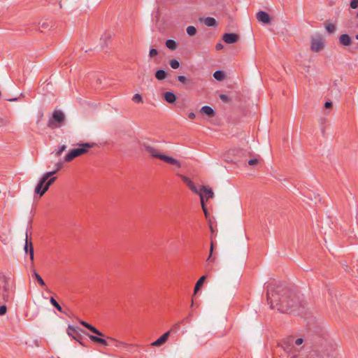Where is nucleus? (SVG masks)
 I'll return each instance as SVG.
<instances>
[{"mask_svg": "<svg viewBox=\"0 0 358 358\" xmlns=\"http://www.w3.org/2000/svg\"><path fill=\"white\" fill-rule=\"evenodd\" d=\"M164 98L169 103H173L176 101V96L171 92H166L164 94Z\"/></svg>", "mask_w": 358, "mask_h": 358, "instance_id": "4468645a", "label": "nucleus"}, {"mask_svg": "<svg viewBox=\"0 0 358 358\" xmlns=\"http://www.w3.org/2000/svg\"><path fill=\"white\" fill-rule=\"evenodd\" d=\"M350 7L352 9H356L358 7V0H351Z\"/></svg>", "mask_w": 358, "mask_h": 358, "instance_id": "e433bc0d", "label": "nucleus"}, {"mask_svg": "<svg viewBox=\"0 0 358 358\" xmlns=\"http://www.w3.org/2000/svg\"><path fill=\"white\" fill-rule=\"evenodd\" d=\"M56 173V171H52L45 173L40 178L36 185L34 192L40 196H43L55 181L56 177H51Z\"/></svg>", "mask_w": 358, "mask_h": 358, "instance_id": "f03ea898", "label": "nucleus"}, {"mask_svg": "<svg viewBox=\"0 0 358 358\" xmlns=\"http://www.w3.org/2000/svg\"><path fill=\"white\" fill-rule=\"evenodd\" d=\"M155 77L159 80H162L166 78V73L163 69H159L155 72Z\"/></svg>", "mask_w": 358, "mask_h": 358, "instance_id": "aec40b11", "label": "nucleus"}, {"mask_svg": "<svg viewBox=\"0 0 358 358\" xmlns=\"http://www.w3.org/2000/svg\"><path fill=\"white\" fill-rule=\"evenodd\" d=\"M166 46L171 50H175L178 47L176 42L172 39L166 40Z\"/></svg>", "mask_w": 358, "mask_h": 358, "instance_id": "412c9836", "label": "nucleus"}, {"mask_svg": "<svg viewBox=\"0 0 358 358\" xmlns=\"http://www.w3.org/2000/svg\"><path fill=\"white\" fill-rule=\"evenodd\" d=\"M65 122V115L60 110H55L49 117L48 127L52 129L61 127Z\"/></svg>", "mask_w": 358, "mask_h": 358, "instance_id": "20e7f679", "label": "nucleus"}, {"mask_svg": "<svg viewBox=\"0 0 358 358\" xmlns=\"http://www.w3.org/2000/svg\"><path fill=\"white\" fill-rule=\"evenodd\" d=\"M215 48L217 50H222L223 48V45L220 43L216 44Z\"/></svg>", "mask_w": 358, "mask_h": 358, "instance_id": "de8ad7c7", "label": "nucleus"}, {"mask_svg": "<svg viewBox=\"0 0 358 358\" xmlns=\"http://www.w3.org/2000/svg\"><path fill=\"white\" fill-rule=\"evenodd\" d=\"M355 38L358 40V34L355 36Z\"/></svg>", "mask_w": 358, "mask_h": 358, "instance_id": "5fc2aeb1", "label": "nucleus"}, {"mask_svg": "<svg viewBox=\"0 0 358 358\" xmlns=\"http://www.w3.org/2000/svg\"><path fill=\"white\" fill-rule=\"evenodd\" d=\"M66 146L65 145H62L57 151L55 152V156L59 157L65 150Z\"/></svg>", "mask_w": 358, "mask_h": 358, "instance_id": "72a5a7b5", "label": "nucleus"}, {"mask_svg": "<svg viewBox=\"0 0 358 358\" xmlns=\"http://www.w3.org/2000/svg\"><path fill=\"white\" fill-rule=\"evenodd\" d=\"M169 64L171 67L173 69H177L180 67V62L176 59H171L169 62Z\"/></svg>", "mask_w": 358, "mask_h": 358, "instance_id": "c756f323", "label": "nucleus"}, {"mask_svg": "<svg viewBox=\"0 0 358 358\" xmlns=\"http://www.w3.org/2000/svg\"><path fill=\"white\" fill-rule=\"evenodd\" d=\"M186 30H187V34L189 36H192L195 35L196 33V29L194 26H188L187 27Z\"/></svg>", "mask_w": 358, "mask_h": 358, "instance_id": "c85d7f7f", "label": "nucleus"}, {"mask_svg": "<svg viewBox=\"0 0 358 358\" xmlns=\"http://www.w3.org/2000/svg\"><path fill=\"white\" fill-rule=\"evenodd\" d=\"M189 189L194 193L196 194H198L199 196H200V199H201V205H202V208H203V210H204V212L206 213V209H205V206H204V201H203V196L202 195V192H201V187L200 188H198L196 187L194 184L191 186L189 187Z\"/></svg>", "mask_w": 358, "mask_h": 358, "instance_id": "ddd939ff", "label": "nucleus"}, {"mask_svg": "<svg viewBox=\"0 0 358 358\" xmlns=\"http://www.w3.org/2000/svg\"><path fill=\"white\" fill-rule=\"evenodd\" d=\"M324 107L327 109L331 108L332 107V103L330 101H326L324 103Z\"/></svg>", "mask_w": 358, "mask_h": 358, "instance_id": "a18cd8bd", "label": "nucleus"}, {"mask_svg": "<svg viewBox=\"0 0 358 358\" xmlns=\"http://www.w3.org/2000/svg\"><path fill=\"white\" fill-rule=\"evenodd\" d=\"M6 124V121L3 119H0V127L4 126Z\"/></svg>", "mask_w": 358, "mask_h": 358, "instance_id": "8fccbe9b", "label": "nucleus"}, {"mask_svg": "<svg viewBox=\"0 0 358 358\" xmlns=\"http://www.w3.org/2000/svg\"><path fill=\"white\" fill-rule=\"evenodd\" d=\"M170 332L166 331L158 339L151 343L152 346L159 347L163 345L168 339Z\"/></svg>", "mask_w": 358, "mask_h": 358, "instance_id": "9d476101", "label": "nucleus"}, {"mask_svg": "<svg viewBox=\"0 0 358 358\" xmlns=\"http://www.w3.org/2000/svg\"><path fill=\"white\" fill-rule=\"evenodd\" d=\"M257 20L264 24H269L271 22V18L268 14L265 11H259L256 14Z\"/></svg>", "mask_w": 358, "mask_h": 358, "instance_id": "1a4fd4ad", "label": "nucleus"}, {"mask_svg": "<svg viewBox=\"0 0 358 358\" xmlns=\"http://www.w3.org/2000/svg\"><path fill=\"white\" fill-rule=\"evenodd\" d=\"M62 313H64V314H65V315H66V316H68L69 317H71V315H70L68 312L64 311V310H63V312H62Z\"/></svg>", "mask_w": 358, "mask_h": 358, "instance_id": "3c124183", "label": "nucleus"}, {"mask_svg": "<svg viewBox=\"0 0 358 358\" xmlns=\"http://www.w3.org/2000/svg\"><path fill=\"white\" fill-rule=\"evenodd\" d=\"M107 338L110 343L108 346H113L117 348H123L127 346V344L124 342L117 341L110 337H108Z\"/></svg>", "mask_w": 358, "mask_h": 358, "instance_id": "f8f14e48", "label": "nucleus"}, {"mask_svg": "<svg viewBox=\"0 0 358 358\" xmlns=\"http://www.w3.org/2000/svg\"><path fill=\"white\" fill-rule=\"evenodd\" d=\"M223 41L228 44H233L238 41V36L236 34L225 33L222 36Z\"/></svg>", "mask_w": 358, "mask_h": 358, "instance_id": "6e6552de", "label": "nucleus"}, {"mask_svg": "<svg viewBox=\"0 0 358 358\" xmlns=\"http://www.w3.org/2000/svg\"><path fill=\"white\" fill-rule=\"evenodd\" d=\"M25 236H26V238H25V244H24V250L25 253L29 254L30 259L31 262H33L34 258V247H33V244H32L31 241H29V239H28L27 231H26Z\"/></svg>", "mask_w": 358, "mask_h": 358, "instance_id": "0eeeda50", "label": "nucleus"}, {"mask_svg": "<svg viewBox=\"0 0 358 358\" xmlns=\"http://www.w3.org/2000/svg\"><path fill=\"white\" fill-rule=\"evenodd\" d=\"M83 326H84L85 327H86L87 329H88L90 331H92L93 329L95 327L94 326H92V324L86 322H84V321H81L80 322Z\"/></svg>", "mask_w": 358, "mask_h": 358, "instance_id": "473e14b6", "label": "nucleus"}, {"mask_svg": "<svg viewBox=\"0 0 358 358\" xmlns=\"http://www.w3.org/2000/svg\"><path fill=\"white\" fill-rule=\"evenodd\" d=\"M206 276L203 275L201 276L198 281L196 282L195 287H194V293H196V292L200 289V287L202 286L203 281L206 279Z\"/></svg>", "mask_w": 358, "mask_h": 358, "instance_id": "b1692460", "label": "nucleus"}, {"mask_svg": "<svg viewBox=\"0 0 358 358\" xmlns=\"http://www.w3.org/2000/svg\"><path fill=\"white\" fill-rule=\"evenodd\" d=\"M303 338H297V339L295 341V344H296V345H301V344L303 343Z\"/></svg>", "mask_w": 358, "mask_h": 358, "instance_id": "37998d69", "label": "nucleus"}, {"mask_svg": "<svg viewBox=\"0 0 358 358\" xmlns=\"http://www.w3.org/2000/svg\"><path fill=\"white\" fill-rule=\"evenodd\" d=\"M225 74L222 71H216L213 73V77L217 80L221 81L224 78Z\"/></svg>", "mask_w": 358, "mask_h": 358, "instance_id": "4be33fe9", "label": "nucleus"}, {"mask_svg": "<svg viewBox=\"0 0 358 358\" xmlns=\"http://www.w3.org/2000/svg\"><path fill=\"white\" fill-rule=\"evenodd\" d=\"M258 160L257 159H251L248 162V165L255 166L257 164Z\"/></svg>", "mask_w": 358, "mask_h": 358, "instance_id": "a19ab883", "label": "nucleus"}, {"mask_svg": "<svg viewBox=\"0 0 358 358\" xmlns=\"http://www.w3.org/2000/svg\"><path fill=\"white\" fill-rule=\"evenodd\" d=\"M144 149L149 153V155L159 159L168 164L175 165L178 168L181 167L180 162L176 159L173 158L172 157L165 155L164 154H161L159 150L148 144L144 143L143 145Z\"/></svg>", "mask_w": 358, "mask_h": 358, "instance_id": "7ed1b4c3", "label": "nucleus"}, {"mask_svg": "<svg viewBox=\"0 0 358 358\" xmlns=\"http://www.w3.org/2000/svg\"><path fill=\"white\" fill-rule=\"evenodd\" d=\"M201 190L202 192V195L205 194L206 196V199H208L210 198H213V192L211 188L207 187L206 186H201Z\"/></svg>", "mask_w": 358, "mask_h": 358, "instance_id": "a211bd4d", "label": "nucleus"}, {"mask_svg": "<svg viewBox=\"0 0 358 358\" xmlns=\"http://www.w3.org/2000/svg\"><path fill=\"white\" fill-rule=\"evenodd\" d=\"M133 101L135 103H141L143 102L142 96L139 94H135L132 97Z\"/></svg>", "mask_w": 358, "mask_h": 358, "instance_id": "2f4dec72", "label": "nucleus"}, {"mask_svg": "<svg viewBox=\"0 0 358 358\" xmlns=\"http://www.w3.org/2000/svg\"><path fill=\"white\" fill-rule=\"evenodd\" d=\"M325 29L327 30V31L329 34H332L336 30V27L334 24L332 23H327L325 24Z\"/></svg>", "mask_w": 358, "mask_h": 358, "instance_id": "bb28decb", "label": "nucleus"}, {"mask_svg": "<svg viewBox=\"0 0 358 358\" xmlns=\"http://www.w3.org/2000/svg\"><path fill=\"white\" fill-rule=\"evenodd\" d=\"M7 308L6 306L2 305L0 306V315H3L6 313Z\"/></svg>", "mask_w": 358, "mask_h": 358, "instance_id": "ea45409f", "label": "nucleus"}, {"mask_svg": "<svg viewBox=\"0 0 358 358\" xmlns=\"http://www.w3.org/2000/svg\"><path fill=\"white\" fill-rule=\"evenodd\" d=\"M239 155V154H243V150H238V149H234V150H231L230 152H229V155Z\"/></svg>", "mask_w": 358, "mask_h": 358, "instance_id": "c9c22d12", "label": "nucleus"}, {"mask_svg": "<svg viewBox=\"0 0 358 358\" xmlns=\"http://www.w3.org/2000/svg\"><path fill=\"white\" fill-rule=\"evenodd\" d=\"M204 24L207 27H215L217 24V22L214 17H207L204 19Z\"/></svg>", "mask_w": 358, "mask_h": 358, "instance_id": "6ab92c4d", "label": "nucleus"}, {"mask_svg": "<svg viewBox=\"0 0 358 358\" xmlns=\"http://www.w3.org/2000/svg\"><path fill=\"white\" fill-rule=\"evenodd\" d=\"M33 276L36 278V280L38 281V282L41 285L44 286L45 285L43 278L41 277V275L36 271H34Z\"/></svg>", "mask_w": 358, "mask_h": 358, "instance_id": "cd10ccee", "label": "nucleus"}, {"mask_svg": "<svg viewBox=\"0 0 358 358\" xmlns=\"http://www.w3.org/2000/svg\"><path fill=\"white\" fill-rule=\"evenodd\" d=\"M158 54V51L155 48H151L149 52V56L150 57H154Z\"/></svg>", "mask_w": 358, "mask_h": 358, "instance_id": "f704fd0d", "label": "nucleus"}, {"mask_svg": "<svg viewBox=\"0 0 358 358\" xmlns=\"http://www.w3.org/2000/svg\"><path fill=\"white\" fill-rule=\"evenodd\" d=\"M188 117H189V119H191V120H193V119H194V118L196 117V115H195V113H192H192H189L188 114Z\"/></svg>", "mask_w": 358, "mask_h": 358, "instance_id": "09e8293b", "label": "nucleus"}, {"mask_svg": "<svg viewBox=\"0 0 358 358\" xmlns=\"http://www.w3.org/2000/svg\"><path fill=\"white\" fill-rule=\"evenodd\" d=\"M201 112L208 117H214L215 115V110L208 106H204L201 108Z\"/></svg>", "mask_w": 358, "mask_h": 358, "instance_id": "dca6fc26", "label": "nucleus"}, {"mask_svg": "<svg viewBox=\"0 0 358 358\" xmlns=\"http://www.w3.org/2000/svg\"><path fill=\"white\" fill-rule=\"evenodd\" d=\"M66 331L69 336H71L74 340H77V336H74V334L76 332V329L73 326L69 325Z\"/></svg>", "mask_w": 358, "mask_h": 358, "instance_id": "5701e85b", "label": "nucleus"}, {"mask_svg": "<svg viewBox=\"0 0 358 358\" xmlns=\"http://www.w3.org/2000/svg\"><path fill=\"white\" fill-rule=\"evenodd\" d=\"M213 243H211L210 248V254L206 261V266L208 267L210 263H215L216 257L213 255Z\"/></svg>", "mask_w": 358, "mask_h": 358, "instance_id": "2eb2a0df", "label": "nucleus"}, {"mask_svg": "<svg viewBox=\"0 0 358 358\" xmlns=\"http://www.w3.org/2000/svg\"><path fill=\"white\" fill-rule=\"evenodd\" d=\"M17 98L8 99V101H17Z\"/></svg>", "mask_w": 358, "mask_h": 358, "instance_id": "603ef678", "label": "nucleus"}, {"mask_svg": "<svg viewBox=\"0 0 358 358\" xmlns=\"http://www.w3.org/2000/svg\"><path fill=\"white\" fill-rule=\"evenodd\" d=\"M178 80L182 83H185L187 82V78L184 76H178L177 78Z\"/></svg>", "mask_w": 358, "mask_h": 358, "instance_id": "58836bf2", "label": "nucleus"}, {"mask_svg": "<svg viewBox=\"0 0 358 358\" xmlns=\"http://www.w3.org/2000/svg\"><path fill=\"white\" fill-rule=\"evenodd\" d=\"M266 299L271 309L282 313H299L300 308H303L302 296L280 284L271 283L267 286Z\"/></svg>", "mask_w": 358, "mask_h": 358, "instance_id": "f257e3e1", "label": "nucleus"}, {"mask_svg": "<svg viewBox=\"0 0 358 358\" xmlns=\"http://www.w3.org/2000/svg\"><path fill=\"white\" fill-rule=\"evenodd\" d=\"M92 145L90 143H85L82 145L81 148H74L69 152L65 156L64 159L66 162H70L75 157H78L87 152V148H92Z\"/></svg>", "mask_w": 358, "mask_h": 358, "instance_id": "39448f33", "label": "nucleus"}, {"mask_svg": "<svg viewBox=\"0 0 358 358\" xmlns=\"http://www.w3.org/2000/svg\"><path fill=\"white\" fill-rule=\"evenodd\" d=\"M50 26H52L50 22H48L47 20L43 21L39 23V29L41 31H43V29H47Z\"/></svg>", "mask_w": 358, "mask_h": 358, "instance_id": "a878e982", "label": "nucleus"}, {"mask_svg": "<svg viewBox=\"0 0 358 358\" xmlns=\"http://www.w3.org/2000/svg\"><path fill=\"white\" fill-rule=\"evenodd\" d=\"M76 341H77L78 342H79V343H80V345H83V343H82V341H80V340H78V338H77V340H76Z\"/></svg>", "mask_w": 358, "mask_h": 358, "instance_id": "864d4df0", "label": "nucleus"}, {"mask_svg": "<svg viewBox=\"0 0 358 358\" xmlns=\"http://www.w3.org/2000/svg\"><path fill=\"white\" fill-rule=\"evenodd\" d=\"M89 338L92 341L99 343L103 346H108L109 345H110V342L108 340H106L103 338H100L96 336L89 335Z\"/></svg>", "mask_w": 358, "mask_h": 358, "instance_id": "9b49d317", "label": "nucleus"}, {"mask_svg": "<svg viewBox=\"0 0 358 358\" xmlns=\"http://www.w3.org/2000/svg\"><path fill=\"white\" fill-rule=\"evenodd\" d=\"M357 16H358V13H357Z\"/></svg>", "mask_w": 358, "mask_h": 358, "instance_id": "6e6d98bb", "label": "nucleus"}, {"mask_svg": "<svg viewBox=\"0 0 358 358\" xmlns=\"http://www.w3.org/2000/svg\"><path fill=\"white\" fill-rule=\"evenodd\" d=\"M92 332L95 334L97 336H101V337H104V334L101 331H100L99 329H97L96 327H94L93 329Z\"/></svg>", "mask_w": 358, "mask_h": 358, "instance_id": "4c0bfd02", "label": "nucleus"}, {"mask_svg": "<svg viewBox=\"0 0 358 358\" xmlns=\"http://www.w3.org/2000/svg\"><path fill=\"white\" fill-rule=\"evenodd\" d=\"M50 302L58 311L63 312V308L53 297L50 299Z\"/></svg>", "mask_w": 358, "mask_h": 358, "instance_id": "393cba45", "label": "nucleus"}, {"mask_svg": "<svg viewBox=\"0 0 358 358\" xmlns=\"http://www.w3.org/2000/svg\"><path fill=\"white\" fill-rule=\"evenodd\" d=\"M324 41L320 35L312 36L310 38V50L314 52H318L323 50Z\"/></svg>", "mask_w": 358, "mask_h": 358, "instance_id": "423d86ee", "label": "nucleus"}, {"mask_svg": "<svg viewBox=\"0 0 358 358\" xmlns=\"http://www.w3.org/2000/svg\"><path fill=\"white\" fill-rule=\"evenodd\" d=\"M220 98L223 101H228V96L225 94H220Z\"/></svg>", "mask_w": 358, "mask_h": 358, "instance_id": "c03bdc74", "label": "nucleus"}, {"mask_svg": "<svg viewBox=\"0 0 358 358\" xmlns=\"http://www.w3.org/2000/svg\"><path fill=\"white\" fill-rule=\"evenodd\" d=\"M227 161H230V162H237L239 159L236 157H234V158H230V157H228L226 159Z\"/></svg>", "mask_w": 358, "mask_h": 358, "instance_id": "49530a36", "label": "nucleus"}, {"mask_svg": "<svg viewBox=\"0 0 358 358\" xmlns=\"http://www.w3.org/2000/svg\"><path fill=\"white\" fill-rule=\"evenodd\" d=\"M181 179L182 181L189 187H190L194 185L193 182L187 177L180 175Z\"/></svg>", "mask_w": 358, "mask_h": 358, "instance_id": "7c9ffc66", "label": "nucleus"}, {"mask_svg": "<svg viewBox=\"0 0 358 358\" xmlns=\"http://www.w3.org/2000/svg\"><path fill=\"white\" fill-rule=\"evenodd\" d=\"M62 162H57L55 164V169L54 171H56V173L62 168Z\"/></svg>", "mask_w": 358, "mask_h": 358, "instance_id": "79ce46f5", "label": "nucleus"}, {"mask_svg": "<svg viewBox=\"0 0 358 358\" xmlns=\"http://www.w3.org/2000/svg\"><path fill=\"white\" fill-rule=\"evenodd\" d=\"M339 42L344 46H348L351 43V38L347 34H343L339 37Z\"/></svg>", "mask_w": 358, "mask_h": 358, "instance_id": "f3484780", "label": "nucleus"}]
</instances>
